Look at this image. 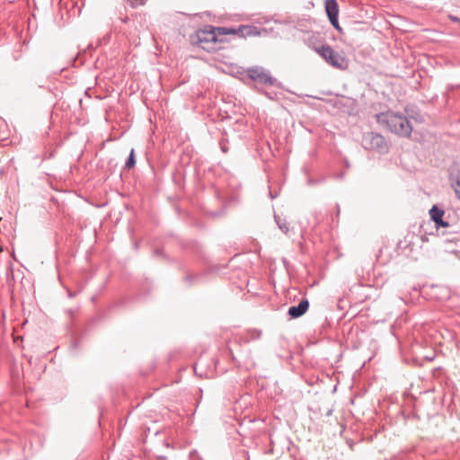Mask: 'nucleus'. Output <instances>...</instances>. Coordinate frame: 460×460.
Returning <instances> with one entry per match:
<instances>
[{"label": "nucleus", "mask_w": 460, "mask_h": 460, "mask_svg": "<svg viewBox=\"0 0 460 460\" xmlns=\"http://www.w3.org/2000/svg\"><path fill=\"white\" fill-rule=\"evenodd\" d=\"M445 215L444 209L438 208L437 205H433L429 209L430 218L434 221L437 227H447L449 224L443 220Z\"/></svg>", "instance_id": "6e6552de"}, {"label": "nucleus", "mask_w": 460, "mask_h": 460, "mask_svg": "<svg viewBox=\"0 0 460 460\" xmlns=\"http://www.w3.org/2000/svg\"><path fill=\"white\" fill-rule=\"evenodd\" d=\"M452 187L456 196L460 199V177L456 178V180L452 183Z\"/></svg>", "instance_id": "9b49d317"}, {"label": "nucleus", "mask_w": 460, "mask_h": 460, "mask_svg": "<svg viewBox=\"0 0 460 460\" xmlns=\"http://www.w3.org/2000/svg\"><path fill=\"white\" fill-rule=\"evenodd\" d=\"M136 164V159H135V152L134 149H131L129 155L126 161L125 164V169L129 170L133 168Z\"/></svg>", "instance_id": "9d476101"}, {"label": "nucleus", "mask_w": 460, "mask_h": 460, "mask_svg": "<svg viewBox=\"0 0 460 460\" xmlns=\"http://www.w3.org/2000/svg\"><path fill=\"white\" fill-rule=\"evenodd\" d=\"M376 118L378 124L399 137H409L412 132L411 121L399 112L387 111L376 114Z\"/></svg>", "instance_id": "f03ea898"}, {"label": "nucleus", "mask_w": 460, "mask_h": 460, "mask_svg": "<svg viewBox=\"0 0 460 460\" xmlns=\"http://www.w3.org/2000/svg\"><path fill=\"white\" fill-rule=\"evenodd\" d=\"M274 219L281 232L285 234H288L289 233V227L287 219L281 218L279 216L276 214L274 215Z\"/></svg>", "instance_id": "1a4fd4ad"}, {"label": "nucleus", "mask_w": 460, "mask_h": 460, "mask_svg": "<svg viewBox=\"0 0 460 460\" xmlns=\"http://www.w3.org/2000/svg\"><path fill=\"white\" fill-rule=\"evenodd\" d=\"M246 75L251 80L261 84L274 85L276 83V79L271 76L270 71L262 66H254L248 67Z\"/></svg>", "instance_id": "39448f33"}, {"label": "nucleus", "mask_w": 460, "mask_h": 460, "mask_svg": "<svg viewBox=\"0 0 460 460\" xmlns=\"http://www.w3.org/2000/svg\"><path fill=\"white\" fill-rule=\"evenodd\" d=\"M228 34H241L243 37L252 35L253 27L241 25L238 29H234L206 25L190 36V42L208 52H216L223 49L222 44L226 42L225 36Z\"/></svg>", "instance_id": "f257e3e1"}, {"label": "nucleus", "mask_w": 460, "mask_h": 460, "mask_svg": "<svg viewBox=\"0 0 460 460\" xmlns=\"http://www.w3.org/2000/svg\"><path fill=\"white\" fill-rule=\"evenodd\" d=\"M261 336V332L258 330H254L251 332L252 339H259Z\"/></svg>", "instance_id": "f8f14e48"}, {"label": "nucleus", "mask_w": 460, "mask_h": 460, "mask_svg": "<svg viewBox=\"0 0 460 460\" xmlns=\"http://www.w3.org/2000/svg\"><path fill=\"white\" fill-rule=\"evenodd\" d=\"M339 214H340V207H339V205H337V216H339Z\"/></svg>", "instance_id": "4468645a"}, {"label": "nucleus", "mask_w": 460, "mask_h": 460, "mask_svg": "<svg viewBox=\"0 0 460 460\" xmlns=\"http://www.w3.org/2000/svg\"><path fill=\"white\" fill-rule=\"evenodd\" d=\"M68 296H69L70 297H73V296H74V295H72V293H71V292H69V293H68Z\"/></svg>", "instance_id": "2eb2a0df"}, {"label": "nucleus", "mask_w": 460, "mask_h": 460, "mask_svg": "<svg viewBox=\"0 0 460 460\" xmlns=\"http://www.w3.org/2000/svg\"><path fill=\"white\" fill-rule=\"evenodd\" d=\"M309 308V301L307 298H303L297 305H293L288 308V314L291 319H296L303 314Z\"/></svg>", "instance_id": "0eeeda50"}, {"label": "nucleus", "mask_w": 460, "mask_h": 460, "mask_svg": "<svg viewBox=\"0 0 460 460\" xmlns=\"http://www.w3.org/2000/svg\"><path fill=\"white\" fill-rule=\"evenodd\" d=\"M319 54L330 66L344 70L348 66L347 59L340 53L336 52L330 45L323 44L321 47L314 48Z\"/></svg>", "instance_id": "7ed1b4c3"}, {"label": "nucleus", "mask_w": 460, "mask_h": 460, "mask_svg": "<svg viewBox=\"0 0 460 460\" xmlns=\"http://www.w3.org/2000/svg\"><path fill=\"white\" fill-rule=\"evenodd\" d=\"M363 146L366 149L375 150L379 154H386L389 150L385 138L378 133L368 132L363 137Z\"/></svg>", "instance_id": "20e7f679"}, {"label": "nucleus", "mask_w": 460, "mask_h": 460, "mask_svg": "<svg viewBox=\"0 0 460 460\" xmlns=\"http://www.w3.org/2000/svg\"><path fill=\"white\" fill-rule=\"evenodd\" d=\"M449 18H450L451 21L456 22L460 23V18H458L456 16H453V15H450Z\"/></svg>", "instance_id": "ddd939ff"}, {"label": "nucleus", "mask_w": 460, "mask_h": 460, "mask_svg": "<svg viewBox=\"0 0 460 460\" xmlns=\"http://www.w3.org/2000/svg\"><path fill=\"white\" fill-rule=\"evenodd\" d=\"M324 7L329 18L331 24L339 31H341L340 27L338 16H339V5L336 0H325Z\"/></svg>", "instance_id": "423d86ee"}]
</instances>
